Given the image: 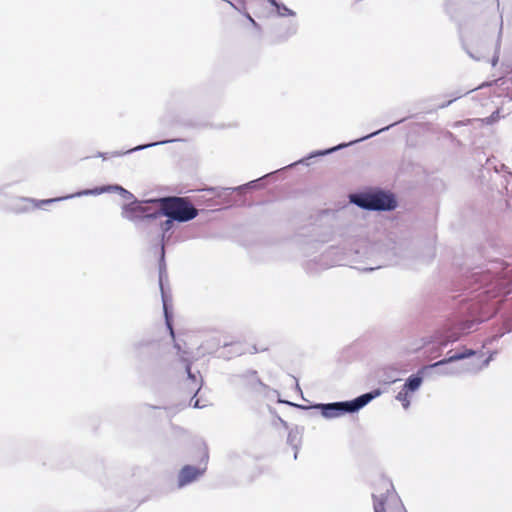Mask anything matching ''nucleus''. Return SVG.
Segmentation results:
<instances>
[{
	"instance_id": "nucleus-1",
	"label": "nucleus",
	"mask_w": 512,
	"mask_h": 512,
	"mask_svg": "<svg viewBox=\"0 0 512 512\" xmlns=\"http://www.w3.org/2000/svg\"><path fill=\"white\" fill-rule=\"evenodd\" d=\"M511 292L512 255L491 260L484 268L473 270L464 281L459 316L424 341L428 356L439 357L445 348L469 333L474 324L494 316Z\"/></svg>"
},
{
	"instance_id": "nucleus-2",
	"label": "nucleus",
	"mask_w": 512,
	"mask_h": 512,
	"mask_svg": "<svg viewBox=\"0 0 512 512\" xmlns=\"http://www.w3.org/2000/svg\"><path fill=\"white\" fill-rule=\"evenodd\" d=\"M199 214L188 197L162 196L144 201H134L122 206V216L130 221H142L145 228L152 233L157 232L160 243V257L158 261L159 287L163 306L165 325L174 342V348L181 352L180 344L175 340L173 327V309L170 293L164 287L167 280L165 262V244L171 238L168 234L175 226V222L186 223L195 219Z\"/></svg>"
},
{
	"instance_id": "nucleus-3",
	"label": "nucleus",
	"mask_w": 512,
	"mask_h": 512,
	"mask_svg": "<svg viewBox=\"0 0 512 512\" xmlns=\"http://www.w3.org/2000/svg\"><path fill=\"white\" fill-rule=\"evenodd\" d=\"M412 115H409L407 117H403L381 129H378L368 135H365V136H362L356 140H353V141H350L348 143H340L336 146H333V147H330V148H326V149H321V150H315V151H312L310 152L307 156L301 158L300 160L298 161H295L294 163H291L289 164L288 166H286L285 168H283V170L285 169H289L291 167H294L296 165H299V164H302V165H306V166H309L310 165V160L311 159H315V158H318V157H323V156H327V155H330L336 151H339V150H342L348 146H351L353 144H356V143H359V142H363L365 140H368L372 137H375L379 134H381L382 132H385V131H388L390 128L404 122L405 120H407L408 118H410ZM282 171V169L280 170H277L275 172H271V173H268L262 177H259L258 179H255V180H252V181H249L248 183H245L243 185H239L237 187H210V188H207L206 190L207 191H211V192H215L216 193V196L221 198L222 196H225L224 198V202L226 203V205H232L236 202V200L233 198L232 194L234 192H237L239 193L240 195H243L247 192V190H253V189H261V188H264L266 183H267V180L270 178V177H273L276 173Z\"/></svg>"
},
{
	"instance_id": "nucleus-4",
	"label": "nucleus",
	"mask_w": 512,
	"mask_h": 512,
	"mask_svg": "<svg viewBox=\"0 0 512 512\" xmlns=\"http://www.w3.org/2000/svg\"><path fill=\"white\" fill-rule=\"evenodd\" d=\"M476 355L475 350L466 347L456 351L449 350L447 357L433 363L440 365L431 371L429 380H434L438 376H458L464 372L476 373L488 366L491 356L482 360V354L478 357Z\"/></svg>"
},
{
	"instance_id": "nucleus-5",
	"label": "nucleus",
	"mask_w": 512,
	"mask_h": 512,
	"mask_svg": "<svg viewBox=\"0 0 512 512\" xmlns=\"http://www.w3.org/2000/svg\"><path fill=\"white\" fill-rule=\"evenodd\" d=\"M372 252L377 257V266L364 267L362 271L370 272L385 265L400 264L416 256L411 241L406 239L395 241L391 238H386L378 241L373 244Z\"/></svg>"
},
{
	"instance_id": "nucleus-6",
	"label": "nucleus",
	"mask_w": 512,
	"mask_h": 512,
	"mask_svg": "<svg viewBox=\"0 0 512 512\" xmlns=\"http://www.w3.org/2000/svg\"><path fill=\"white\" fill-rule=\"evenodd\" d=\"M381 394V389L376 388L351 400L329 403H313V410L319 411L321 416L325 419H335L346 414H354L359 412L362 408L368 405L375 398L379 397Z\"/></svg>"
},
{
	"instance_id": "nucleus-7",
	"label": "nucleus",
	"mask_w": 512,
	"mask_h": 512,
	"mask_svg": "<svg viewBox=\"0 0 512 512\" xmlns=\"http://www.w3.org/2000/svg\"><path fill=\"white\" fill-rule=\"evenodd\" d=\"M350 202L367 211L389 212L395 210L398 206L395 195L380 188L352 194Z\"/></svg>"
},
{
	"instance_id": "nucleus-8",
	"label": "nucleus",
	"mask_w": 512,
	"mask_h": 512,
	"mask_svg": "<svg viewBox=\"0 0 512 512\" xmlns=\"http://www.w3.org/2000/svg\"><path fill=\"white\" fill-rule=\"evenodd\" d=\"M166 346L157 340H140L133 344L134 357L142 363L158 367L164 358Z\"/></svg>"
},
{
	"instance_id": "nucleus-9",
	"label": "nucleus",
	"mask_w": 512,
	"mask_h": 512,
	"mask_svg": "<svg viewBox=\"0 0 512 512\" xmlns=\"http://www.w3.org/2000/svg\"><path fill=\"white\" fill-rule=\"evenodd\" d=\"M234 377L238 378L243 383L244 387L252 393L263 395L266 398H271V395H278L277 390L270 388L261 381L258 372L254 369H248L234 375Z\"/></svg>"
},
{
	"instance_id": "nucleus-10",
	"label": "nucleus",
	"mask_w": 512,
	"mask_h": 512,
	"mask_svg": "<svg viewBox=\"0 0 512 512\" xmlns=\"http://www.w3.org/2000/svg\"><path fill=\"white\" fill-rule=\"evenodd\" d=\"M209 459L208 451L205 449V452L201 458V462L204 463L203 467H196L193 465H184L177 477V486L178 488H183L187 485H190L197 481L204 473L206 472V465Z\"/></svg>"
},
{
	"instance_id": "nucleus-11",
	"label": "nucleus",
	"mask_w": 512,
	"mask_h": 512,
	"mask_svg": "<svg viewBox=\"0 0 512 512\" xmlns=\"http://www.w3.org/2000/svg\"><path fill=\"white\" fill-rule=\"evenodd\" d=\"M440 364H427L419 368L415 373L411 374L404 382L402 389L405 393L413 394L418 391L425 379L429 380L431 371Z\"/></svg>"
},
{
	"instance_id": "nucleus-12",
	"label": "nucleus",
	"mask_w": 512,
	"mask_h": 512,
	"mask_svg": "<svg viewBox=\"0 0 512 512\" xmlns=\"http://www.w3.org/2000/svg\"><path fill=\"white\" fill-rule=\"evenodd\" d=\"M108 192H116L125 200H133L131 203L138 201L130 191L119 184L102 185L91 189L79 190L77 195L97 196Z\"/></svg>"
},
{
	"instance_id": "nucleus-13",
	"label": "nucleus",
	"mask_w": 512,
	"mask_h": 512,
	"mask_svg": "<svg viewBox=\"0 0 512 512\" xmlns=\"http://www.w3.org/2000/svg\"><path fill=\"white\" fill-rule=\"evenodd\" d=\"M490 44L491 41L488 36H484L480 38L475 47L468 45L466 42L462 41V47L465 52L475 61H488V56L490 52Z\"/></svg>"
},
{
	"instance_id": "nucleus-14",
	"label": "nucleus",
	"mask_w": 512,
	"mask_h": 512,
	"mask_svg": "<svg viewBox=\"0 0 512 512\" xmlns=\"http://www.w3.org/2000/svg\"><path fill=\"white\" fill-rule=\"evenodd\" d=\"M177 141H181V139H165V140H161V141H155V142H150L147 144L138 145V146H135L128 150L113 151L111 153L98 152L97 157H101L102 159L106 160L108 157H120V156H124V155H128V154H132L134 152L142 151V150H145V149H148L151 147L164 145V144H168V143H173V142H177Z\"/></svg>"
},
{
	"instance_id": "nucleus-15",
	"label": "nucleus",
	"mask_w": 512,
	"mask_h": 512,
	"mask_svg": "<svg viewBox=\"0 0 512 512\" xmlns=\"http://www.w3.org/2000/svg\"><path fill=\"white\" fill-rule=\"evenodd\" d=\"M208 187L202 189L203 192H207ZM208 193L212 194V197L206 198L205 195H199L195 198V202L199 205H205L206 207L210 208L219 204H226L224 202L225 196H222L221 198L216 196L215 192L208 191Z\"/></svg>"
},
{
	"instance_id": "nucleus-16",
	"label": "nucleus",
	"mask_w": 512,
	"mask_h": 512,
	"mask_svg": "<svg viewBox=\"0 0 512 512\" xmlns=\"http://www.w3.org/2000/svg\"><path fill=\"white\" fill-rule=\"evenodd\" d=\"M502 35H503V18H502V15H500L497 37H496V40L494 43V53H493L492 58L490 59L491 65L493 67H495L499 61L500 49H501V43H502Z\"/></svg>"
},
{
	"instance_id": "nucleus-17",
	"label": "nucleus",
	"mask_w": 512,
	"mask_h": 512,
	"mask_svg": "<svg viewBox=\"0 0 512 512\" xmlns=\"http://www.w3.org/2000/svg\"><path fill=\"white\" fill-rule=\"evenodd\" d=\"M77 194H78V191L75 192V193L66 195V196L50 198V199H43V200H40V201H36V200H34L32 198H21V201L35 203V205L37 207H41L43 205H48V204H51V203H54V202H59V201L73 199V198H77V197H82L83 196V195H77Z\"/></svg>"
},
{
	"instance_id": "nucleus-18",
	"label": "nucleus",
	"mask_w": 512,
	"mask_h": 512,
	"mask_svg": "<svg viewBox=\"0 0 512 512\" xmlns=\"http://www.w3.org/2000/svg\"><path fill=\"white\" fill-rule=\"evenodd\" d=\"M287 444H289L293 451V458L296 460L298 456V450L301 444V436L297 428L291 429L287 436Z\"/></svg>"
},
{
	"instance_id": "nucleus-19",
	"label": "nucleus",
	"mask_w": 512,
	"mask_h": 512,
	"mask_svg": "<svg viewBox=\"0 0 512 512\" xmlns=\"http://www.w3.org/2000/svg\"><path fill=\"white\" fill-rule=\"evenodd\" d=\"M502 108H497L489 117L486 118H477L473 120H467L468 123H477L480 125H492L497 122L502 116L500 115Z\"/></svg>"
},
{
	"instance_id": "nucleus-20",
	"label": "nucleus",
	"mask_w": 512,
	"mask_h": 512,
	"mask_svg": "<svg viewBox=\"0 0 512 512\" xmlns=\"http://www.w3.org/2000/svg\"><path fill=\"white\" fill-rule=\"evenodd\" d=\"M398 371L396 369H387L384 370L380 382L383 384H392L400 380L399 377H397Z\"/></svg>"
},
{
	"instance_id": "nucleus-21",
	"label": "nucleus",
	"mask_w": 512,
	"mask_h": 512,
	"mask_svg": "<svg viewBox=\"0 0 512 512\" xmlns=\"http://www.w3.org/2000/svg\"><path fill=\"white\" fill-rule=\"evenodd\" d=\"M276 15L278 17H294L296 16V12L292 9L288 8L284 3L279 2L277 6L274 8Z\"/></svg>"
},
{
	"instance_id": "nucleus-22",
	"label": "nucleus",
	"mask_w": 512,
	"mask_h": 512,
	"mask_svg": "<svg viewBox=\"0 0 512 512\" xmlns=\"http://www.w3.org/2000/svg\"><path fill=\"white\" fill-rule=\"evenodd\" d=\"M202 384H203V380L201 378L200 383H199L197 389L195 390L194 396L191 398L190 403H189V405L192 406L193 408L201 409V408H204L207 406L206 403H201L200 398H196V395L200 391Z\"/></svg>"
},
{
	"instance_id": "nucleus-23",
	"label": "nucleus",
	"mask_w": 512,
	"mask_h": 512,
	"mask_svg": "<svg viewBox=\"0 0 512 512\" xmlns=\"http://www.w3.org/2000/svg\"><path fill=\"white\" fill-rule=\"evenodd\" d=\"M181 361L185 365V371L187 373L188 380L194 384H197V374L192 372V369H191L192 363L188 359L184 358L183 356L181 357Z\"/></svg>"
},
{
	"instance_id": "nucleus-24",
	"label": "nucleus",
	"mask_w": 512,
	"mask_h": 512,
	"mask_svg": "<svg viewBox=\"0 0 512 512\" xmlns=\"http://www.w3.org/2000/svg\"><path fill=\"white\" fill-rule=\"evenodd\" d=\"M411 395L412 394L399 391L395 396V399L401 402L404 409H408L411 405Z\"/></svg>"
},
{
	"instance_id": "nucleus-25",
	"label": "nucleus",
	"mask_w": 512,
	"mask_h": 512,
	"mask_svg": "<svg viewBox=\"0 0 512 512\" xmlns=\"http://www.w3.org/2000/svg\"><path fill=\"white\" fill-rule=\"evenodd\" d=\"M436 255V248L434 243L431 241L425 247V253L421 256L423 261L430 262Z\"/></svg>"
},
{
	"instance_id": "nucleus-26",
	"label": "nucleus",
	"mask_w": 512,
	"mask_h": 512,
	"mask_svg": "<svg viewBox=\"0 0 512 512\" xmlns=\"http://www.w3.org/2000/svg\"><path fill=\"white\" fill-rule=\"evenodd\" d=\"M373 498V508L374 512H386L385 511V502L386 499L381 496L380 498L376 496L375 494L372 495Z\"/></svg>"
},
{
	"instance_id": "nucleus-27",
	"label": "nucleus",
	"mask_w": 512,
	"mask_h": 512,
	"mask_svg": "<svg viewBox=\"0 0 512 512\" xmlns=\"http://www.w3.org/2000/svg\"><path fill=\"white\" fill-rule=\"evenodd\" d=\"M491 168L494 169L496 174H499L501 170H505L507 167L504 164L495 165L491 159H487L483 170L489 171Z\"/></svg>"
},
{
	"instance_id": "nucleus-28",
	"label": "nucleus",
	"mask_w": 512,
	"mask_h": 512,
	"mask_svg": "<svg viewBox=\"0 0 512 512\" xmlns=\"http://www.w3.org/2000/svg\"><path fill=\"white\" fill-rule=\"evenodd\" d=\"M298 31V23L296 21H290L287 24L286 30H285V37L289 38L293 35H295Z\"/></svg>"
},
{
	"instance_id": "nucleus-29",
	"label": "nucleus",
	"mask_w": 512,
	"mask_h": 512,
	"mask_svg": "<svg viewBox=\"0 0 512 512\" xmlns=\"http://www.w3.org/2000/svg\"><path fill=\"white\" fill-rule=\"evenodd\" d=\"M227 347L234 348V351H233L234 355H241L244 353V350L241 348L240 343H231V344L225 343L223 348L226 349Z\"/></svg>"
},
{
	"instance_id": "nucleus-30",
	"label": "nucleus",
	"mask_w": 512,
	"mask_h": 512,
	"mask_svg": "<svg viewBox=\"0 0 512 512\" xmlns=\"http://www.w3.org/2000/svg\"><path fill=\"white\" fill-rule=\"evenodd\" d=\"M502 177L504 178V181L502 182V185L504 186V188L508 192V184H509L510 178H512V174L510 172H507V175H504Z\"/></svg>"
},
{
	"instance_id": "nucleus-31",
	"label": "nucleus",
	"mask_w": 512,
	"mask_h": 512,
	"mask_svg": "<svg viewBox=\"0 0 512 512\" xmlns=\"http://www.w3.org/2000/svg\"><path fill=\"white\" fill-rule=\"evenodd\" d=\"M276 396L278 397V399H277V402H278V403L286 404V405L291 406V407H294V408H295V405H297V403L291 402V401H289V400H284V399H282V398L280 397V395H279V394H278V395H276Z\"/></svg>"
},
{
	"instance_id": "nucleus-32",
	"label": "nucleus",
	"mask_w": 512,
	"mask_h": 512,
	"mask_svg": "<svg viewBox=\"0 0 512 512\" xmlns=\"http://www.w3.org/2000/svg\"><path fill=\"white\" fill-rule=\"evenodd\" d=\"M295 408L300 409V410H311V409H313V403L310 405H304V404L297 403V405H295Z\"/></svg>"
},
{
	"instance_id": "nucleus-33",
	"label": "nucleus",
	"mask_w": 512,
	"mask_h": 512,
	"mask_svg": "<svg viewBox=\"0 0 512 512\" xmlns=\"http://www.w3.org/2000/svg\"><path fill=\"white\" fill-rule=\"evenodd\" d=\"M243 15L249 20V22H251V24L254 26V27H258V24L257 22L251 17V15L246 11L243 13Z\"/></svg>"
},
{
	"instance_id": "nucleus-34",
	"label": "nucleus",
	"mask_w": 512,
	"mask_h": 512,
	"mask_svg": "<svg viewBox=\"0 0 512 512\" xmlns=\"http://www.w3.org/2000/svg\"><path fill=\"white\" fill-rule=\"evenodd\" d=\"M457 99H458L457 97H454L452 100L448 101L447 103L441 104L439 107L440 108H445V107L449 106L453 101H455Z\"/></svg>"
},
{
	"instance_id": "nucleus-35",
	"label": "nucleus",
	"mask_w": 512,
	"mask_h": 512,
	"mask_svg": "<svg viewBox=\"0 0 512 512\" xmlns=\"http://www.w3.org/2000/svg\"><path fill=\"white\" fill-rule=\"evenodd\" d=\"M273 8L277 6V4L280 2L278 0H266Z\"/></svg>"
},
{
	"instance_id": "nucleus-36",
	"label": "nucleus",
	"mask_w": 512,
	"mask_h": 512,
	"mask_svg": "<svg viewBox=\"0 0 512 512\" xmlns=\"http://www.w3.org/2000/svg\"><path fill=\"white\" fill-rule=\"evenodd\" d=\"M280 423L282 424V426L286 429H288V423L286 421H284L282 418L278 417Z\"/></svg>"
},
{
	"instance_id": "nucleus-37",
	"label": "nucleus",
	"mask_w": 512,
	"mask_h": 512,
	"mask_svg": "<svg viewBox=\"0 0 512 512\" xmlns=\"http://www.w3.org/2000/svg\"><path fill=\"white\" fill-rule=\"evenodd\" d=\"M475 89H469L467 91H465L463 94H461L460 96H467V94L473 92Z\"/></svg>"
},
{
	"instance_id": "nucleus-38",
	"label": "nucleus",
	"mask_w": 512,
	"mask_h": 512,
	"mask_svg": "<svg viewBox=\"0 0 512 512\" xmlns=\"http://www.w3.org/2000/svg\"><path fill=\"white\" fill-rule=\"evenodd\" d=\"M220 356L225 357V358H228V359L230 358L228 355H226V354H225V352H224V351H222V352L220 353Z\"/></svg>"
},
{
	"instance_id": "nucleus-39",
	"label": "nucleus",
	"mask_w": 512,
	"mask_h": 512,
	"mask_svg": "<svg viewBox=\"0 0 512 512\" xmlns=\"http://www.w3.org/2000/svg\"><path fill=\"white\" fill-rule=\"evenodd\" d=\"M462 124H463V122H460V121H459V122H455V123H454V126H458V125H462Z\"/></svg>"
},
{
	"instance_id": "nucleus-40",
	"label": "nucleus",
	"mask_w": 512,
	"mask_h": 512,
	"mask_svg": "<svg viewBox=\"0 0 512 512\" xmlns=\"http://www.w3.org/2000/svg\"><path fill=\"white\" fill-rule=\"evenodd\" d=\"M258 352V349L256 348V346H253V353H257Z\"/></svg>"
},
{
	"instance_id": "nucleus-41",
	"label": "nucleus",
	"mask_w": 512,
	"mask_h": 512,
	"mask_svg": "<svg viewBox=\"0 0 512 512\" xmlns=\"http://www.w3.org/2000/svg\"><path fill=\"white\" fill-rule=\"evenodd\" d=\"M26 209H18L17 212H24Z\"/></svg>"
},
{
	"instance_id": "nucleus-42",
	"label": "nucleus",
	"mask_w": 512,
	"mask_h": 512,
	"mask_svg": "<svg viewBox=\"0 0 512 512\" xmlns=\"http://www.w3.org/2000/svg\"><path fill=\"white\" fill-rule=\"evenodd\" d=\"M296 387H297V389H298V390H300V391H301V389H300V387H299V384H298V383H296Z\"/></svg>"
},
{
	"instance_id": "nucleus-43",
	"label": "nucleus",
	"mask_w": 512,
	"mask_h": 512,
	"mask_svg": "<svg viewBox=\"0 0 512 512\" xmlns=\"http://www.w3.org/2000/svg\"><path fill=\"white\" fill-rule=\"evenodd\" d=\"M509 99V102H512V97L508 98Z\"/></svg>"
}]
</instances>
